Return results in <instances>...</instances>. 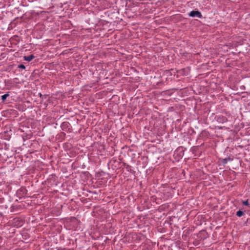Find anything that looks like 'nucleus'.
Listing matches in <instances>:
<instances>
[{
  "mask_svg": "<svg viewBox=\"0 0 250 250\" xmlns=\"http://www.w3.org/2000/svg\"><path fill=\"white\" fill-rule=\"evenodd\" d=\"M189 16L191 17H198L199 18H201L202 17V15L200 12H199V11L195 10L191 11L189 13Z\"/></svg>",
  "mask_w": 250,
  "mask_h": 250,
  "instance_id": "obj_1",
  "label": "nucleus"
},
{
  "mask_svg": "<svg viewBox=\"0 0 250 250\" xmlns=\"http://www.w3.org/2000/svg\"><path fill=\"white\" fill-rule=\"evenodd\" d=\"M34 58H35V56L33 55L24 56V60L28 62L31 61Z\"/></svg>",
  "mask_w": 250,
  "mask_h": 250,
  "instance_id": "obj_2",
  "label": "nucleus"
},
{
  "mask_svg": "<svg viewBox=\"0 0 250 250\" xmlns=\"http://www.w3.org/2000/svg\"><path fill=\"white\" fill-rule=\"evenodd\" d=\"M70 125V124L68 122H63L61 125V127L62 130H64Z\"/></svg>",
  "mask_w": 250,
  "mask_h": 250,
  "instance_id": "obj_3",
  "label": "nucleus"
},
{
  "mask_svg": "<svg viewBox=\"0 0 250 250\" xmlns=\"http://www.w3.org/2000/svg\"><path fill=\"white\" fill-rule=\"evenodd\" d=\"M232 159L230 157L226 158L223 159L222 161V163L224 165H225L229 161H232Z\"/></svg>",
  "mask_w": 250,
  "mask_h": 250,
  "instance_id": "obj_4",
  "label": "nucleus"
},
{
  "mask_svg": "<svg viewBox=\"0 0 250 250\" xmlns=\"http://www.w3.org/2000/svg\"><path fill=\"white\" fill-rule=\"evenodd\" d=\"M9 96V92H7L6 93H5V94L1 96V100L3 102H4L6 98Z\"/></svg>",
  "mask_w": 250,
  "mask_h": 250,
  "instance_id": "obj_5",
  "label": "nucleus"
},
{
  "mask_svg": "<svg viewBox=\"0 0 250 250\" xmlns=\"http://www.w3.org/2000/svg\"><path fill=\"white\" fill-rule=\"evenodd\" d=\"M236 215L238 216V217H241L244 214V212L241 211V210H238L237 212H236Z\"/></svg>",
  "mask_w": 250,
  "mask_h": 250,
  "instance_id": "obj_6",
  "label": "nucleus"
},
{
  "mask_svg": "<svg viewBox=\"0 0 250 250\" xmlns=\"http://www.w3.org/2000/svg\"><path fill=\"white\" fill-rule=\"evenodd\" d=\"M243 204L245 206H249V203L248 200L243 201Z\"/></svg>",
  "mask_w": 250,
  "mask_h": 250,
  "instance_id": "obj_7",
  "label": "nucleus"
},
{
  "mask_svg": "<svg viewBox=\"0 0 250 250\" xmlns=\"http://www.w3.org/2000/svg\"><path fill=\"white\" fill-rule=\"evenodd\" d=\"M18 68L24 69H25V66L23 64H20L19 65Z\"/></svg>",
  "mask_w": 250,
  "mask_h": 250,
  "instance_id": "obj_8",
  "label": "nucleus"
},
{
  "mask_svg": "<svg viewBox=\"0 0 250 250\" xmlns=\"http://www.w3.org/2000/svg\"><path fill=\"white\" fill-rule=\"evenodd\" d=\"M39 94L40 97L42 99H43L44 98H46V95H42L41 93H40Z\"/></svg>",
  "mask_w": 250,
  "mask_h": 250,
  "instance_id": "obj_9",
  "label": "nucleus"
},
{
  "mask_svg": "<svg viewBox=\"0 0 250 250\" xmlns=\"http://www.w3.org/2000/svg\"><path fill=\"white\" fill-rule=\"evenodd\" d=\"M222 119H223V120H222L223 122H226L227 121V119L226 117H222Z\"/></svg>",
  "mask_w": 250,
  "mask_h": 250,
  "instance_id": "obj_10",
  "label": "nucleus"
},
{
  "mask_svg": "<svg viewBox=\"0 0 250 250\" xmlns=\"http://www.w3.org/2000/svg\"><path fill=\"white\" fill-rule=\"evenodd\" d=\"M127 168H130V167L129 165H127Z\"/></svg>",
  "mask_w": 250,
  "mask_h": 250,
  "instance_id": "obj_11",
  "label": "nucleus"
},
{
  "mask_svg": "<svg viewBox=\"0 0 250 250\" xmlns=\"http://www.w3.org/2000/svg\"><path fill=\"white\" fill-rule=\"evenodd\" d=\"M114 163H116V162H118L116 160H114Z\"/></svg>",
  "mask_w": 250,
  "mask_h": 250,
  "instance_id": "obj_12",
  "label": "nucleus"
}]
</instances>
